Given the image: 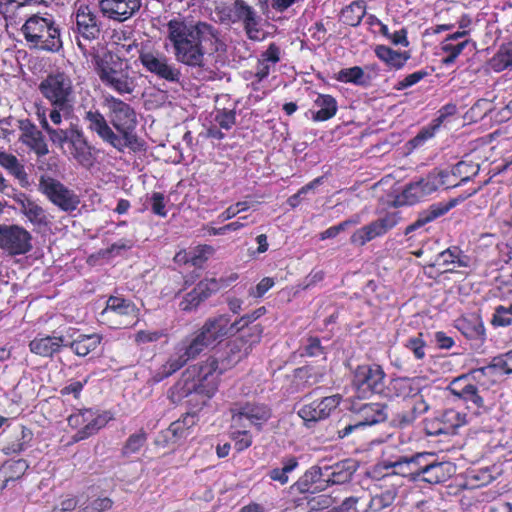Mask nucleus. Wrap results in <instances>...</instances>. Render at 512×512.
I'll use <instances>...</instances> for the list:
<instances>
[{
	"mask_svg": "<svg viewBox=\"0 0 512 512\" xmlns=\"http://www.w3.org/2000/svg\"><path fill=\"white\" fill-rule=\"evenodd\" d=\"M41 127L46 131L50 141L57 146L68 157L74 159L83 167L89 168L93 165L94 157L92 148L83 131L74 124L68 128H53L49 125L45 113L40 119Z\"/></svg>",
	"mask_w": 512,
	"mask_h": 512,
	"instance_id": "obj_5",
	"label": "nucleus"
},
{
	"mask_svg": "<svg viewBox=\"0 0 512 512\" xmlns=\"http://www.w3.org/2000/svg\"><path fill=\"white\" fill-rule=\"evenodd\" d=\"M468 33H469L468 30L457 31L455 33H452V34L448 35L442 41V43H441V50L448 54V56L443 59V63L444 64H451V63H453L456 60V58L462 53V51L464 50V48L466 46H468L470 44L475 46V43L472 42L469 39H465V40H463L461 42H458L456 44L453 43L454 41H457L460 38H463V37L467 36Z\"/></svg>",
	"mask_w": 512,
	"mask_h": 512,
	"instance_id": "obj_30",
	"label": "nucleus"
},
{
	"mask_svg": "<svg viewBox=\"0 0 512 512\" xmlns=\"http://www.w3.org/2000/svg\"><path fill=\"white\" fill-rule=\"evenodd\" d=\"M217 368L216 360H206L189 366L180 380L170 389L168 398L176 404L186 397L195 395L202 397V403L205 404L217 390L218 382L215 374Z\"/></svg>",
	"mask_w": 512,
	"mask_h": 512,
	"instance_id": "obj_2",
	"label": "nucleus"
},
{
	"mask_svg": "<svg viewBox=\"0 0 512 512\" xmlns=\"http://www.w3.org/2000/svg\"><path fill=\"white\" fill-rule=\"evenodd\" d=\"M98 321L111 329H127L139 321V309L135 303L121 296H110Z\"/></svg>",
	"mask_w": 512,
	"mask_h": 512,
	"instance_id": "obj_9",
	"label": "nucleus"
},
{
	"mask_svg": "<svg viewBox=\"0 0 512 512\" xmlns=\"http://www.w3.org/2000/svg\"><path fill=\"white\" fill-rule=\"evenodd\" d=\"M39 191L63 212L71 213L80 204V198L73 190L50 176L40 177Z\"/></svg>",
	"mask_w": 512,
	"mask_h": 512,
	"instance_id": "obj_11",
	"label": "nucleus"
},
{
	"mask_svg": "<svg viewBox=\"0 0 512 512\" xmlns=\"http://www.w3.org/2000/svg\"><path fill=\"white\" fill-rule=\"evenodd\" d=\"M328 468L330 471L323 480V485L319 487V491H324L329 486L349 483L357 471L358 465L355 461L347 459L328 466Z\"/></svg>",
	"mask_w": 512,
	"mask_h": 512,
	"instance_id": "obj_23",
	"label": "nucleus"
},
{
	"mask_svg": "<svg viewBox=\"0 0 512 512\" xmlns=\"http://www.w3.org/2000/svg\"><path fill=\"white\" fill-rule=\"evenodd\" d=\"M142 97L146 110H156L160 108V89L158 87H146L142 93Z\"/></svg>",
	"mask_w": 512,
	"mask_h": 512,
	"instance_id": "obj_54",
	"label": "nucleus"
},
{
	"mask_svg": "<svg viewBox=\"0 0 512 512\" xmlns=\"http://www.w3.org/2000/svg\"><path fill=\"white\" fill-rule=\"evenodd\" d=\"M247 347L248 345L245 346V342H243V340L235 338L225 345V348L223 349L219 358H208L207 360L218 361V368L215 372L216 376L218 377L224 371L232 368L243 358L247 357L250 353L247 350Z\"/></svg>",
	"mask_w": 512,
	"mask_h": 512,
	"instance_id": "obj_22",
	"label": "nucleus"
},
{
	"mask_svg": "<svg viewBox=\"0 0 512 512\" xmlns=\"http://www.w3.org/2000/svg\"><path fill=\"white\" fill-rule=\"evenodd\" d=\"M72 18V33L79 49L84 55L93 49V42L100 38L102 23L93 7L77 1L74 5Z\"/></svg>",
	"mask_w": 512,
	"mask_h": 512,
	"instance_id": "obj_8",
	"label": "nucleus"
},
{
	"mask_svg": "<svg viewBox=\"0 0 512 512\" xmlns=\"http://www.w3.org/2000/svg\"><path fill=\"white\" fill-rule=\"evenodd\" d=\"M34 434L33 431L25 425L20 426L13 439L9 440L2 448L5 455L20 454L31 446Z\"/></svg>",
	"mask_w": 512,
	"mask_h": 512,
	"instance_id": "obj_32",
	"label": "nucleus"
},
{
	"mask_svg": "<svg viewBox=\"0 0 512 512\" xmlns=\"http://www.w3.org/2000/svg\"><path fill=\"white\" fill-rule=\"evenodd\" d=\"M28 468L29 463L25 459H9L1 465L0 471L1 474H3V478H5L9 484L10 482H15L21 479Z\"/></svg>",
	"mask_w": 512,
	"mask_h": 512,
	"instance_id": "obj_37",
	"label": "nucleus"
},
{
	"mask_svg": "<svg viewBox=\"0 0 512 512\" xmlns=\"http://www.w3.org/2000/svg\"><path fill=\"white\" fill-rule=\"evenodd\" d=\"M458 329L469 339H478L484 335V326L478 318L471 320L461 319L458 321Z\"/></svg>",
	"mask_w": 512,
	"mask_h": 512,
	"instance_id": "obj_47",
	"label": "nucleus"
},
{
	"mask_svg": "<svg viewBox=\"0 0 512 512\" xmlns=\"http://www.w3.org/2000/svg\"><path fill=\"white\" fill-rule=\"evenodd\" d=\"M32 235L17 224H0V248L11 256L24 255L32 249Z\"/></svg>",
	"mask_w": 512,
	"mask_h": 512,
	"instance_id": "obj_12",
	"label": "nucleus"
},
{
	"mask_svg": "<svg viewBox=\"0 0 512 512\" xmlns=\"http://www.w3.org/2000/svg\"><path fill=\"white\" fill-rule=\"evenodd\" d=\"M330 468L328 466H312L309 470L305 472L303 477L299 480L298 485L302 492L309 491L310 486L313 484H318L315 487V490L319 491V487L323 485V477L328 475Z\"/></svg>",
	"mask_w": 512,
	"mask_h": 512,
	"instance_id": "obj_38",
	"label": "nucleus"
},
{
	"mask_svg": "<svg viewBox=\"0 0 512 512\" xmlns=\"http://www.w3.org/2000/svg\"><path fill=\"white\" fill-rule=\"evenodd\" d=\"M219 286L215 279L200 281L196 287L189 292L180 302V308L183 311H191L207 299L212 293L218 290Z\"/></svg>",
	"mask_w": 512,
	"mask_h": 512,
	"instance_id": "obj_28",
	"label": "nucleus"
},
{
	"mask_svg": "<svg viewBox=\"0 0 512 512\" xmlns=\"http://www.w3.org/2000/svg\"><path fill=\"white\" fill-rule=\"evenodd\" d=\"M395 388L400 391V394L403 397H417L419 395L421 396H427L429 395V391L431 388L424 387L421 388L419 386L418 379H410V378H401L395 381L394 384Z\"/></svg>",
	"mask_w": 512,
	"mask_h": 512,
	"instance_id": "obj_40",
	"label": "nucleus"
},
{
	"mask_svg": "<svg viewBox=\"0 0 512 512\" xmlns=\"http://www.w3.org/2000/svg\"><path fill=\"white\" fill-rule=\"evenodd\" d=\"M425 196L435 192L439 186L444 185V181H439L435 173H430L426 178L417 181Z\"/></svg>",
	"mask_w": 512,
	"mask_h": 512,
	"instance_id": "obj_62",
	"label": "nucleus"
},
{
	"mask_svg": "<svg viewBox=\"0 0 512 512\" xmlns=\"http://www.w3.org/2000/svg\"><path fill=\"white\" fill-rule=\"evenodd\" d=\"M394 499L395 492L388 490L382 494L373 496L370 501V508L375 511L382 510L389 507Z\"/></svg>",
	"mask_w": 512,
	"mask_h": 512,
	"instance_id": "obj_60",
	"label": "nucleus"
},
{
	"mask_svg": "<svg viewBox=\"0 0 512 512\" xmlns=\"http://www.w3.org/2000/svg\"><path fill=\"white\" fill-rule=\"evenodd\" d=\"M213 252V248L208 245L198 246L196 249L189 253V258L185 262H190L195 267H200L202 263L207 260L208 256Z\"/></svg>",
	"mask_w": 512,
	"mask_h": 512,
	"instance_id": "obj_56",
	"label": "nucleus"
},
{
	"mask_svg": "<svg viewBox=\"0 0 512 512\" xmlns=\"http://www.w3.org/2000/svg\"><path fill=\"white\" fill-rule=\"evenodd\" d=\"M385 372L379 365H361L353 375V386L359 393L382 394L385 390Z\"/></svg>",
	"mask_w": 512,
	"mask_h": 512,
	"instance_id": "obj_13",
	"label": "nucleus"
},
{
	"mask_svg": "<svg viewBox=\"0 0 512 512\" xmlns=\"http://www.w3.org/2000/svg\"><path fill=\"white\" fill-rule=\"evenodd\" d=\"M230 333L229 317L219 315L209 318L204 325L195 333L187 345H182L184 353L191 359L197 357L209 346L215 345L223 337Z\"/></svg>",
	"mask_w": 512,
	"mask_h": 512,
	"instance_id": "obj_10",
	"label": "nucleus"
},
{
	"mask_svg": "<svg viewBox=\"0 0 512 512\" xmlns=\"http://www.w3.org/2000/svg\"><path fill=\"white\" fill-rule=\"evenodd\" d=\"M375 54L388 66L395 69L402 68L410 58V54L408 52H398L384 45L376 46Z\"/></svg>",
	"mask_w": 512,
	"mask_h": 512,
	"instance_id": "obj_36",
	"label": "nucleus"
},
{
	"mask_svg": "<svg viewBox=\"0 0 512 512\" xmlns=\"http://www.w3.org/2000/svg\"><path fill=\"white\" fill-rule=\"evenodd\" d=\"M455 472L456 467L453 463L448 461L437 462L433 458H429L421 481L429 484L443 483L450 479Z\"/></svg>",
	"mask_w": 512,
	"mask_h": 512,
	"instance_id": "obj_27",
	"label": "nucleus"
},
{
	"mask_svg": "<svg viewBox=\"0 0 512 512\" xmlns=\"http://www.w3.org/2000/svg\"><path fill=\"white\" fill-rule=\"evenodd\" d=\"M467 380V375H462L454 379L450 387L452 394L470 403L474 408H484V399L481 391L476 385L468 383Z\"/></svg>",
	"mask_w": 512,
	"mask_h": 512,
	"instance_id": "obj_24",
	"label": "nucleus"
},
{
	"mask_svg": "<svg viewBox=\"0 0 512 512\" xmlns=\"http://www.w3.org/2000/svg\"><path fill=\"white\" fill-rule=\"evenodd\" d=\"M94 70L107 88L118 94H132L137 86L136 79L127 62L117 53L106 50L92 55Z\"/></svg>",
	"mask_w": 512,
	"mask_h": 512,
	"instance_id": "obj_3",
	"label": "nucleus"
},
{
	"mask_svg": "<svg viewBox=\"0 0 512 512\" xmlns=\"http://www.w3.org/2000/svg\"><path fill=\"white\" fill-rule=\"evenodd\" d=\"M396 224L397 219L395 215H385L383 218L377 219L356 230L351 236V243L363 246L374 238L385 234Z\"/></svg>",
	"mask_w": 512,
	"mask_h": 512,
	"instance_id": "obj_20",
	"label": "nucleus"
},
{
	"mask_svg": "<svg viewBox=\"0 0 512 512\" xmlns=\"http://www.w3.org/2000/svg\"><path fill=\"white\" fill-rule=\"evenodd\" d=\"M403 202L408 205H413L421 198L425 197L419 184L417 182L409 184L402 193Z\"/></svg>",
	"mask_w": 512,
	"mask_h": 512,
	"instance_id": "obj_61",
	"label": "nucleus"
},
{
	"mask_svg": "<svg viewBox=\"0 0 512 512\" xmlns=\"http://www.w3.org/2000/svg\"><path fill=\"white\" fill-rule=\"evenodd\" d=\"M66 344V336L38 335L29 342V349L33 354L41 357H53L59 353Z\"/></svg>",
	"mask_w": 512,
	"mask_h": 512,
	"instance_id": "obj_26",
	"label": "nucleus"
},
{
	"mask_svg": "<svg viewBox=\"0 0 512 512\" xmlns=\"http://www.w3.org/2000/svg\"><path fill=\"white\" fill-rule=\"evenodd\" d=\"M466 197H458L450 199L446 203H437L431 205L427 210L422 211L417 220L407 226L405 234H409L412 231L424 226L425 224L435 220L436 218L446 214L450 209L454 208L457 204L465 200Z\"/></svg>",
	"mask_w": 512,
	"mask_h": 512,
	"instance_id": "obj_25",
	"label": "nucleus"
},
{
	"mask_svg": "<svg viewBox=\"0 0 512 512\" xmlns=\"http://www.w3.org/2000/svg\"><path fill=\"white\" fill-rule=\"evenodd\" d=\"M231 21L241 22L244 31L250 40H259V24L261 17L255 7L245 0H235L230 8Z\"/></svg>",
	"mask_w": 512,
	"mask_h": 512,
	"instance_id": "obj_14",
	"label": "nucleus"
},
{
	"mask_svg": "<svg viewBox=\"0 0 512 512\" xmlns=\"http://www.w3.org/2000/svg\"><path fill=\"white\" fill-rule=\"evenodd\" d=\"M230 412L233 426H242L241 421L246 418L251 424L261 427L271 417V409L267 405L255 402L234 403Z\"/></svg>",
	"mask_w": 512,
	"mask_h": 512,
	"instance_id": "obj_15",
	"label": "nucleus"
},
{
	"mask_svg": "<svg viewBox=\"0 0 512 512\" xmlns=\"http://www.w3.org/2000/svg\"><path fill=\"white\" fill-rule=\"evenodd\" d=\"M337 80L361 85L364 83V71L359 66L341 69L337 74Z\"/></svg>",
	"mask_w": 512,
	"mask_h": 512,
	"instance_id": "obj_50",
	"label": "nucleus"
},
{
	"mask_svg": "<svg viewBox=\"0 0 512 512\" xmlns=\"http://www.w3.org/2000/svg\"><path fill=\"white\" fill-rule=\"evenodd\" d=\"M139 59L147 71L160 77V52L150 40L142 43Z\"/></svg>",
	"mask_w": 512,
	"mask_h": 512,
	"instance_id": "obj_33",
	"label": "nucleus"
},
{
	"mask_svg": "<svg viewBox=\"0 0 512 512\" xmlns=\"http://www.w3.org/2000/svg\"><path fill=\"white\" fill-rule=\"evenodd\" d=\"M324 373L311 366L295 369L294 382L298 388L311 387L321 382Z\"/></svg>",
	"mask_w": 512,
	"mask_h": 512,
	"instance_id": "obj_39",
	"label": "nucleus"
},
{
	"mask_svg": "<svg viewBox=\"0 0 512 512\" xmlns=\"http://www.w3.org/2000/svg\"><path fill=\"white\" fill-rule=\"evenodd\" d=\"M434 455L432 453L423 452L417 453L413 456L407 457V463L409 465V469L411 472V481L418 482L421 481L423 473L425 471V466L429 458H433Z\"/></svg>",
	"mask_w": 512,
	"mask_h": 512,
	"instance_id": "obj_41",
	"label": "nucleus"
},
{
	"mask_svg": "<svg viewBox=\"0 0 512 512\" xmlns=\"http://www.w3.org/2000/svg\"><path fill=\"white\" fill-rule=\"evenodd\" d=\"M107 413L98 414L91 409V415L85 424V427L80 428L74 435L75 441H81L96 434L101 428L105 427L109 421Z\"/></svg>",
	"mask_w": 512,
	"mask_h": 512,
	"instance_id": "obj_34",
	"label": "nucleus"
},
{
	"mask_svg": "<svg viewBox=\"0 0 512 512\" xmlns=\"http://www.w3.org/2000/svg\"><path fill=\"white\" fill-rule=\"evenodd\" d=\"M512 322V304L509 307L499 306L493 318V323L508 326Z\"/></svg>",
	"mask_w": 512,
	"mask_h": 512,
	"instance_id": "obj_64",
	"label": "nucleus"
},
{
	"mask_svg": "<svg viewBox=\"0 0 512 512\" xmlns=\"http://www.w3.org/2000/svg\"><path fill=\"white\" fill-rule=\"evenodd\" d=\"M146 441L147 433L144 429H140L138 432L131 434L121 449L122 456L129 457L132 454L138 453L144 447Z\"/></svg>",
	"mask_w": 512,
	"mask_h": 512,
	"instance_id": "obj_44",
	"label": "nucleus"
},
{
	"mask_svg": "<svg viewBox=\"0 0 512 512\" xmlns=\"http://www.w3.org/2000/svg\"><path fill=\"white\" fill-rule=\"evenodd\" d=\"M83 120L87 125V129L97 136L105 143L109 144L117 150L119 139L117 134L109 126L106 118L98 109H90L85 112Z\"/></svg>",
	"mask_w": 512,
	"mask_h": 512,
	"instance_id": "obj_21",
	"label": "nucleus"
},
{
	"mask_svg": "<svg viewBox=\"0 0 512 512\" xmlns=\"http://www.w3.org/2000/svg\"><path fill=\"white\" fill-rule=\"evenodd\" d=\"M246 328L247 329L244 328V330H242V334L237 338L243 340V342H245V346L248 345L247 350L251 352L253 346L260 342L263 328L260 324H255Z\"/></svg>",
	"mask_w": 512,
	"mask_h": 512,
	"instance_id": "obj_49",
	"label": "nucleus"
},
{
	"mask_svg": "<svg viewBox=\"0 0 512 512\" xmlns=\"http://www.w3.org/2000/svg\"><path fill=\"white\" fill-rule=\"evenodd\" d=\"M384 468L393 469L391 474L400 475L402 477H407L411 480V472L409 469V465L407 463L406 456L399 457L396 461H386L384 462Z\"/></svg>",
	"mask_w": 512,
	"mask_h": 512,
	"instance_id": "obj_53",
	"label": "nucleus"
},
{
	"mask_svg": "<svg viewBox=\"0 0 512 512\" xmlns=\"http://www.w3.org/2000/svg\"><path fill=\"white\" fill-rule=\"evenodd\" d=\"M265 313V308L260 307L253 311L252 313L246 314L242 316L238 321H235L234 323H229L230 332H240L244 330V328L248 327V325L255 320H257L259 317H261Z\"/></svg>",
	"mask_w": 512,
	"mask_h": 512,
	"instance_id": "obj_52",
	"label": "nucleus"
},
{
	"mask_svg": "<svg viewBox=\"0 0 512 512\" xmlns=\"http://www.w3.org/2000/svg\"><path fill=\"white\" fill-rule=\"evenodd\" d=\"M493 67L497 71L512 67V44L506 48H502L493 58Z\"/></svg>",
	"mask_w": 512,
	"mask_h": 512,
	"instance_id": "obj_55",
	"label": "nucleus"
},
{
	"mask_svg": "<svg viewBox=\"0 0 512 512\" xmlns=\"http://www.w3.org/2000/svg\"><path fill=\"white\" fill-rule=\"evenodd\" d=\"M19 141L34 152L38 158L49 153L48 144L41 130L29 119L19 121Z\"/></svg>",
	"mask_w": 512,
	"mask_h": 512,
	"instance_id": "obj_18",
	"label": "nucleus"
},
{
	"mask_svg": "<svg viewBox=\"0 0 512 512\" xmlns=\"http://www.w3.org/2000/svg\"><path fill=\"white\" fill-rule=\"evenodd\" d=\"M38 90L51 106V122L60 125L63 115H68L73 108L74 87L71 78L64 72L50 73L41 80Z\"/></svg>",
	"mask_w": 512,
	"mask_h": 512,
	"instance_id": "obj_4",
	"label": "nucleus"
},
{
	"mask_svg": "<svg viewBox=\"0 0 512 512\" xmlns=\"http://www.w3.org/2000/svg\"><path fill=\"white\" fill-rule=\"evenodd\" d=\"M191 358L184 353V348L181 346L177 351L169 357L166 364L162 366V378L168 377L174 372L182 368Z\"/></svg>",
	"mask_w": 512,
	"mask_h": 512,
	"instance_id": "obj_45",
	"label": "nucleus"
},
{
	"mask_svg": "<svg viewBox=\"0 0 512 512\" xmlns=\"http://www.w3.org/2000/svg\"><path fill=\"white\" fill-rule=\"evenodd\" d=\"M317 111L313 112L314 121H326L331 119L337 112V102L331 95L320 94L315 100Z\"/></svg>",
	"mask_w": 512,
	"mask_h": 512,
	"instance_id": "obj_35",
	"label": "nucleus"
},
{
	"mask_svg": "<svg viewBox=\"0 0 512 512\" xmlns=\"http://www.w3.org/2000/svg\"><path fill=\"white\" fill-rule=\"evenodd\" d=\"M31 49L56 53L63 46L60 29L52 17L30 16L21 27Z\"/></svg>",
	"mask_w": 512,
	"mask_h": 512,
	"instance_id": "obj_6",
	"label": "nucleus"
},
{
	"mask_svg": "<svg viewBox=\"0 0 512 512\" xmlns=\"http://www.w3.org/2000/svg\"><path fill=\"white\" fill-rule=\"evenodd\" d=\"M365 13V5L363 2H353L342 10L341 20L344 24L355 27L360 24Z\"/></svg>",
	"mask_w": 512,
	"mask_h": 512,
	"instance_id": "obj_43",
	"label": "nucleus"
},
{
	"mask_svg": "<svg viewBox=\"0 0 512 512\" xmlns=\"http://www.w3.org/2000/svg\"><path fill=\"white\" fill-rule=\"evenodd\" d=\"M422 336L423 334L419 333L417 336L409 338L405 343V347L413 352L417 360H422L426 355V343Z\"/></svg>",
	"mask_w": 512,
	"mask_h": 512,
	"instance_id": "obj_57",
	"label": "nucleus"
},
{
	"mask_svg": "<svg viewBox=\"0 0 512 512\" xmlns=\"http://www.w3.org/2000/svg\"><path fill=\"white\" fill-rule=\"evenodd\" d=\"M167 40L179 62L203 67L207 47L218 40V32L206 22L192 23L178 17L167 23Z\"/></svg>",
	"mask_w": 512,
	"mask_h": 512,
	"instance_id": "obj_1",
	"label": "nucleus"
},
{
	"mask_svg": "<svg viewBox=\"0 0 512 512\" xmlns=\"http://www.w3.org/2000/svg\"><path fill=\"white\" fill-rule=\"evenodd\" d=\"M109 110V119L118 133L117 150L123 152L126 148L137 150L139 143L134 132L137 125L135 110L126 102L114 96L105 98Z\"/></svg>",
	"mask_w": 512,
	"mask_h": 512,
	"instance_id": "obj_7",
	"label": "nucleus"
},
{
	"mask_svg": "<svg viewBox=\"0 0 512 512\" xmlns=\"http://www.w3.org/2000/svg\"><path fill=\"white\" fill-rule=\"evenodd\" d=\"M341 399L339 394L323 397L320 401L303 405L299 409L298 415L305 422H318L329 417L331 412L339 406Z\"/></svg>",
	"mask_w": 512,
	"mask_h": 512,
	"instance_id": "obj_17",
	"label": "nucleus"
},
{
	"mask_svg": "<svg viewBox=\"0 0 512 512\" xmlns=\"http://www.w3.org/2000/svg\"><path fill=\"white\" fill-rule=\"evenodd\" d=\"M387 406L381 403H366L358 409V421L362 426L374 425L387 418Z\"/></svg>",
	"mask_w": 512,
	"mask_h": 512,
	"instance_id": "obj_31",
	"label": "nucleus"
},
{
	"mask_svg": "<svg viewBox=\"0 0 512 512\" xmlns=\"http://www.w3.org/2000/svg\"><path fill=\"white\" fill-rule=\"evenodd\" d=\"M195 424V415L187 414L181 421L173 422L170 427L167 429L164 437L168 438L169 435L176 438L178 436H182L185 429L193 426Z\"/></svg>",
	"mask_w": 512,
	"mask_h": 512,
	"instance_id": "obj_51",
	"label": "nucleus"
},
{
	"mask_svg": "<svg viewBox=\"0 0 512 512\" xmlns=\"http://www.w3.org/2000/svg\"><path fill=\"white\" fill-rule=\"evenodd\" d=\"M282 464V468H273L269 471L268 475L271 480L277 481L280 484L285 485L289 481L288 474L298 466V461L295 457H289L287 459H284L282 461Z\"/></svg>",
	"mask_w": 512,
	"mask_h": 512,
	"instance_id": "obj_46",
	"label": "nucleus"
},
{
	"mask_svg": "<svg viewBox=\"0 0 512 512\" xmlns=\"http://www.w3.org/2000/svg\"><path fill=\"white\" fill-rule=\"evenodd\" d=\"M182 137V140L186 142L188 146L192 145V136L190 131L186 129V127L183 124L175 125L173 134H167V142L172 145V147H176L180 143L177 141L178 137Z\"/></svg>",
	"mask_w": 512,
	"mask_h": 512,
	"instance_id": "obj_59",
	"label": "nucleus"
},
{
	"mask_svg": "<svg viewBox=\"0 0 512 512\" xmlns=\"http://www.w3.org/2000/svg\"><path fill=\"white\" fill-rule=\"evenodd\" d=\"M66 338L70 340L66 342L65 347L71 349L79 357H85L95 351L103 340L101 334H80L79 330L74 327L67 329Z\"/></svg>",
	"mask_w": 512,
	"mask_h": 512,
	"instance_id": "obj_19",
	"label": "nucleus"
},
{
	"mask_svg": "<svg viewBox=\"0 0 512 512\" xmlns=\"http://www.w3.org/2000/svg\"><path fill=\"white\" fill-rule=\"evenodd\" d=\"M0 166L9 171L10 174L19 180L27 178L24 166L19 162L18 158L5 151H0Z\"/></svg>",
	"mask_w": 512,
	"mask_h": 512,
	"instance_id": "obj_42",
	"label": "nucleus"
},
{
	"mask_svg": "<svg viewBox=\"0 0 512 512\" xmlns=\"http://www.w3.org/2000/svg\"><path fill=\"white\" fill-rule=\"evenodd\" d=\"M480 170L479 164L473 162L460 161L453 166L451 173L453 176L461 178V182H467L471 177L478 174Z\"/></svg>",
	"mask_w": 512,
	"mask_h": 512,
	"instance_id": "obj_48",
	"label": "nucleus"
},
{
	"mask_svg": "<svg viewBox=\"0 0 512 512\" xmlns=\"http://www.w3.org/2000/svg\"><path fill=\"white\" fill-rule=\"evenodd\" d=\"M15 200L20 205L21 212L33 225L39 227L48 225L46 211L26 194L21 193Z\"/></svg>",
	"mask_w": 512,
	"mask_h": 512,
	"instance_id": "obj_29",
	"label": "nucleus"
},
{
	"mask_svg": "<svg viewBox=\"0 0 512 512\" xmlns=\"http://www.w3.org/2000/svg\"><path fill=\"white\" fill-rule=\"evenodd\" d=\"M98 7L103 17L124 22L139 11L141 0H98Z\"/></svg>",
	"mask_w": 512,
	"mask_h": 512,
	"instance_id": "obj_16",
	"label": "nucleus"
},
{
	"mask_svg": "<svg viewBox=\"0 0 512 512\" xmlns=\"http://www.w3.org/2000/svg\"><path fill=\"white\" fill-rule=\"evenodd\" d=\"M442 422L443 425H445L444 427L448 430L449 428H457L464 425L466 423V418L464 414H461L454 409H449L443 413Z\"/></svg>",
	"mask_w": 512,
	"mask_h": 512,
	"instance_id": "obj_58",
	"label": "nucleus"
},
{
	"mask_svg": "<svg viewBox=\"0 0 512 512\" xmlns=\"http://www.w3.org/2000/svg\"><path fill=\"white\" fill-rule=\"evenodd\" d=\"M113 506V501L109 497H99L91 501L85 506L88 512H104L110 510Z\"/></svg>",
	"mask_w": 512,
	"mask_h": 512,
	"instance_id": "obj_63",
	"label": "nucleus"
}]
</instances>
